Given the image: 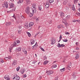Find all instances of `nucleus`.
I'll use <instances>...</instances> for the list:
<instances>
[{
    "label": "nucleus",
    "mask_w": 80,
    "mask_h": 80,
    "mask_svg": "<svg viewBox=\"0 0 80 80\" xmlns=\"http://www.w3.org/2000/svg\"><path fill=\"white\" fill-rule=\"evenodd\" d=\"M30 8L29 7H27L26 9L25 10L27 14H28L30 13Z\"/></svg>",
    "instance_id": "1"
},
{
    "label": "nucleus",
    "mask_w": 80,
    "mask_h": 80,
    "mask_svg": "<svg viewBox=\"0 0 80 80\" xmlns=\"http://www.w3.org/2000/svg\"><path fill=\"white\" fill-rule=\"evenodd\" d=\"M50 4L49 1H48L46 2V4L45 6V8H48L50 6Z\"/></svg>",
    "instance_id": "2"
},
{
    "label": "nucleus",
    "mask_w": 80,
    "mask_h": 80,
    "mask_svg": "<svg viewBox=\"0 0 80 80\" xmlns=\"http://www.w3.org/2000/svg\"><path fill=\"white\" fill-rule=\"evenodd\" d=\"M64 14L63 12H62L61 13V17L62 18V19L64 20H65V18L66 17L64 15Z\"/></svg>",
    "instance_id": "3"
},
{
    "label": "nucleus",
    "mask_w": 80,
    "mask_h": 80,
    "mask_svg": "<svg viewBox=\"0 0 80 80\" xmlns=\"http://www.w3.org/2000/svg\"><path fill=\"white\" fill-rule=\"evenodd\" d=\"M3 7H6L8 8V3L7 2H5L4 4H2Z\"/></svg>",
    "instance_id": "4"
},
{
    "label": "nucleus",
    "mask_w": 80,
    "mask_h": 80,
    "mask_svg": "<svg viewBox=\"0 0 80 80\" xmlns=\"http://www.w3.org/2000/svg\"><path fill=\"white\" fill-rule=\"evenodd\" d=\"M16 44H17L16 42H14L13 44L11 45L9 48L12 49L14 47L16 46Z\"/></svg>",
    "instance_id": "5"
},
{
    "label": "nucleus",
    "mask_w": 80,
    "mask_h": 80,
    "mask_svg": "<svg viewBox=\"0 0 80 80\" xmlns=\"http://www.w3.org/2000/svg\"><path fill=\"white\" fill-rule=\"evenodd\" d=\"M51 44L52 45H53L54 43H55V39L52 38L51 40Z\"/></svg>",
    "instance_id": "6"
},
{
    "label": "nucleus",
    "mask_w": 80,
    "mask_h": 80,
    "mask_svg": "<svg viewBox=\"0 0 80 80\" xmlns=\"http://www.w3.org/2000/svg\"><path fill=\"white\" fill-rule=\"evenodd\" d=\"M13 79L14 80H19L20 79V78L18 76H16L13 78Z\"/></svg>",
    "instance_id": "7"
},
{
    "label": "nucleus",
    "mask_w": 80,
    "mask_h": 80,
    "mask_svg": "<svg viewBox=\"0 0 80 80\" xmlns=\"http://www.w3.org/2000/svg\"><path fill=\"white\" fill-rule=\"evenodd\" d=\"M11 58H12V57L10 56H8L7 57L4 58V59L6 60H11Z\"/></svg>",
    "instance_id": "8"
},
{
    "label": "nucleus",
    "mask_w": 80,
    "mask_h": 80,
    "mask_svg": "<svg viewBox=\"0 0 80 80\" xmlns=\"http://www.w3.org/2000/svg\"><path fill=\"white\" fill-rule=\"evenodd\" d=\"M4 78L6 80H9L10 78H9V76L7 75H6L5 77Z\"/></svg>",
    "instance_id": "9"
},
{
    "label": "nucleus",
    "mask_w": 80,
    "mask_h": 80,
    "mask_svg": "<svg viewBox=\"0 0 80 80\" xmlns=\"http://www.w3.org/2000/svg\"><path fill=\"white\" fill-rule=\"evenodd\" d=\"M13 7H14V4H11L9 5V8H12Z\"/></svg>",
    "instance_id": "10"
},
{
    "label": "nucleus",
    "mask_w": 80,
    "mask_h": 80,
    "mask_svg": "<svg viewBox=\"0 0 80 80\" xmlns=\"http://www.w3.org/2000/svg\"><path fill=\"white\" fill-rule=\"evenodd\" d=\"M10 9H11L10 10L8 11V12H14V11H15V8H13L12 9V8H11Z\"/></svg>",
    "instance_id": "11"
},
{
    "label": "nucleus",
    "mask_w": 80,
    "mask_h": 80,
    "mask_svg": "<svg viewBox=\"0 0 80 80\" xmlns=\"http://www.w3.org/2000/svg\"><path fill=\"white\" fill-rule=\"evenodd\" d=\"M62 27L63 28H64V26L62 25L61 24L58 26V28H62Z\"/></svg>",
    "instance_id": "12"
},
{
    "label": "nucleus",
    "mask_w": 80,
    "mask_h": 80,
    "mask_svg": "<svg viewBox=\"0 0 80 80\" xmlns=\"http://www.w3.org/2000/svg\"><path fill=\"white\" fill-rule=\"evenodd\" d=\"M17 61L16 60H14L13 63H12V65L13 66H14V65H16L17 64Z\"/></svg>",
    "instance_id": "13"
},
{
    "label": "nucleus",
    "mask_w": 80,
    "mask_h": 80,
    "mask_svg": "<svg viewBox=\"0 0 80 80\" xmlns=\"http://www.w3.org/2000/svg\"><path fill=\"white\" fill-rule=\"evenodd\" d=\"M53 73V71H50L48 72L47 73V75H51V74H52Z\"/></svg>",
    "instance_id": "14"
},
{
    "label": "nucleus",
    "mask_w": 80,
    "mask_h": 80,
    "mask_svg": "<svg viewBox=\"0 0 80 80\" xmlns=\"http://www.w3.org/2000/svg\"><path fill=\"white\" fill-rule=\"evenodd\" d=\"M6 25L7 26H9L12 25V22H7L6 23Z\"/></svg>",
    "instance_id": "15"
},
{
    "label": "nucleus",
    "mask_w": 80,
    "mask_h": 80,
    "mask_svg": "<svg viewBox=\"0 0 80 80\" xmlns=\"http://www.w3.org/2000/svg\"><path fill=\"white\" fill-rule=\"evenodd\" d=\"M32 13H35L37 12V10L36 9H32Z\"/></svg>",
    "instance_id": "16"
},
{
    "label": "nucleus",
    "mask_w": 80,
    "mask_h": 80,
    "mask_svg": "<svg viewBox=\"0 0 80 80\" xmlns=\"http://www.w3.org/2000/svg\"><path fill=\"white\" fill-rule=\"evenodd\" d=\"M36 6H37V5H36V4H33L32 6V9H36Z\"/></svg>",
    "instance_id": "17"
},
{
    "label": "nucleus",
    "mask_w": 80,
    "mask_h": 80,
    "mask_svg": "<svg viewBox=\"0 0 80 80\" xmlns=\"http://www.w3.org/2000/svg\"><path fill=\"white\" fill-rule=\"evenodd\" d=\"M65 18V20H68V19H70V15H68Z\"/></svg>",
    "instance_id": "18"
},
{
    "label": "nucleus",
    "mask_w": 80,
    "mask_h": 80,
    "mask_svg": "<svg viewBox=\"0 0 80 80\" xmlns=\"http://www.w3.org/2000/svg\"><path fill=\"white\" fill-rule=\"evenodd\" d=\"M22 51L23 52H24L25 54H27V52L26 51V50L25 49V48H23Z\"/></svg>",
    "instance_id": "19"
},
{
    "label": "nucleus",
    "mask_w": 80,
    "mask_h": 80,
    "mask_svg": "<svg viewBox=\"0 0 80 80\" xmlns=\"http://www.w3.org/2000/svg\"><path fill=\"white\" fill-rule=\"evenodd\" d=\"M37 45L35 44L33 46L32 49H33L34 50H35V49H36V48H37Z\"/></svg>",
    "instance_id": "20"
},
{
    "label": "nucleus",
    "mask_w": 80,
    "mask_h": 80,
    "mask_svg": "<svg viewBox=\"0 0 80 80\" xmlns=\"http://www.w3.org/2000/svg\"><path fill=\"white\" fill-rule=\"evenodd\" d=\"M38 8L39 10H42V6L41 5L39 6L38 7Z\"/></svg>",
    "instance_id": "21"
},
{
    "label": "nucleus",
    "mask_w": 80,
    "mask_h": 80,
    "mask_svg": "<svg viewBox=\"0 0 80 80\" xmlns=\"http://www.w3.org/2000/svg\"><path fill=\"white\" fill-rule=\"evenodd\" d=\"M25 69H22L21 70V72L22 74H23V73H24V72H25Z\"/></svg>",
    "instance_id": "22"
},
{
    "label": "nucleus",
    "mask_w": 80,
    "mask_h": 80,
    "mask_svg": "<svg viewBox=\"0 0 80 80\" xmlns=\"http://www.w3.org/2000/svg\"><path fill=\"white\" fill-rule=\"evenodd\" d=\"M33 23L32 22H31L29 23V27H32V26H33Z\"/></svg>",
    "instance_id": "23"
},
{
    "label": "nucleus",
    "mask_w": 80,
    "mask_h": 80,
    "mask_svg": "<svg viewBox=\"0 0 80 80\" xmlns=\"http://www.w3.org/2000/svg\"><path fill=\"white\" fill-rule=\"evenodd\" d=\"M25 27L26 28H29V24H27L26 25H25Z\"/></svg>",
    "instance_id": "24"
},
{
    "label": "nucleus",
    "mask_w": 80,
    "mask_h": 80,
    "mask_svg": "<svg viewBox=\"0 0 80 80\" xmlns=\"http://www.w3.org/2000/svg\"><path fill=\"white\" fill-rule=\"evenodd\" d=\"M65 68H63L62 69H60V71L61 72H63L65 71Z\"/></svg>",
    "instance_id": "25"
},
{
    "label": "nucleus",
    "mask_w": 80,
    "mask_h": 80,
    "mask_svg": "<svg viewBox=\"0 0 80 80\" xmlns=\"http://www.w3.org/2000/svg\"><path fill=\"white\" fill-rule=\"evenodd\" d=\"M64 25L67 28L68 26H69V24H68V23H67V22H64Z\"/></svg>",
    "instance_id": "26"
},
{
    "label": "nucleus",
    "mask_w": 80,
    "mask_h": 80,
    "mask_svg": "<svg viewBox=\"0 0 80 80\" xmlns=\"http://www.w3.org/2000/svg\"><path fill=\"white\" fill-rule=\"evenodd\" d=\"M75 58L76 59H78V58H79V55L78 54H76Z\"/></svg>",
    "instance_id": "27"
},
{
    "label": "nucleus",
    "mask_w": 80,
    "mask_h": 80,
    "mask_svg": "<svg viewBox=\"0 0 80 80\" xmlns=\"http://www.w3.org/2000/svg\"><path fill=\"white\" fill-rule=\"evenodd\" d=\"M16 50L18 51H20L21 50V47L17 48Z\"/></svg>",
    "instance_id": "28"
},
{
    "label": "nucleus",
    "mask_w": 80,
    "mask_h": 80,
    "mask_svg": "<svg viewBox=\"0 0 80 80\" xmlns=\"http://www.w3.org/2000/svg\"><path fill=\"white\" fill-rule=\"evenodd\" d=\"M57 67V65H53L52 66V68H56Z\"/></svg>",
    "instance_id": "29"
},
{
    "label": "nucleus",
    "mask_w": 80,
    "mask_h": 80,
    "mask_svg": "<svg viewBox=\"0 0 80 80\" xmlns=\"http://www.w3.org/2000/svg\"><path fill=\"white\" fill-rule=\"evenodd\" d=\"M28 14L30 17H32V16H33V15H32V13H30V12H29V14Z\"/></svg>",
    "instance_id": "30"
},
{
    "label": "nucleus",
    "mask_w": 80,
    "mask_h": 80,
    "mask_svg": "<svg viewBox=\"0 0 80 80\" xmlns=\"http://www.w3.org/2000/svg\"><path fill=\"white\" fill-rule=\"evenodd\" d=\"M62 41L64 42H68V39H64L63 40H62Z\"/></svg>",
    "instance_id": "31"
},
{
    "label": "nucleus",
    "mask_w": 80,
    "mask_h": 80,
    "mask_svg": "<svg viewBox=\"0 0 80 80\" xmlns=\"http://www.w3.org/2000/svg\"><path fill=\"white\" fill-rule=\"evenodd\" d=\"M26 2L27 3H28V4H30L31 2V1H30V0H26Z\"/></svg>",
    "instance_id": "32"
},
{
    "label": "nucleus",
    "mask_w": 80,
    "mask_h": 80,
    "mask_svg": "<svg viewBox=\"0 0 80 80\" xmlns=\"http://www.w3.org/2000/svg\"><path fill=\"white\" fill-rule=\"evenodd\" d=\"M57 47H58V48H61V45L59 43H58L57 45Z\"/></svg>",
    "instance_id": "33"
},
{
    "label": "nucleus",
    "mask_w": 80,
    "mask_h": 80,
    "mask_svg": "<svg viewBox=\"0 0 80 80\" xmlns=\"http://www.w3.org/2000/svg\"><path fill=\"white\" fill-rule=\"evenodd\" d=\"M23 0H20L19 2H18V4H20V3H22V2H23Z\"/></svg>",
    "instance_id": "34"
},
{
    "label": "nucleus",
    "mask_w": 80,
    "mask_h": 80,
    "mask_svg": "<svg viewBox=\"0 0 80 80\" xmlns=\"http://www.w3.org/2000/svg\"><path fill=\"white\" fill-rule=\"evenodd\" d=\"M48 61H45L43 63L45 65H46V64H47V63H48Z\"/></svg>",
    "instance_id": "35"
},
{
    "label": "nucleus",
    "mask_w": 80,
    "mask_h": 80,
    "mask_svg": "<svg viewBox=\"0 0 80 80\" xmlns=\"http://www.w3.org/2000/svg\"><path fill=\"white\" fill-rule=\"evenodd\" d=\"M27 33L28 37H31V34H30V32H27Z\"/></svg>",
    "instance_id": "36"
},
{
    "label": "nucleus",
    "mask_w": 80,
    "mask_h": 80,
    "mask_svg": "<svg viewBox=\"0 0 80 80\" xmlns=\"http://www.w3.org/2000/svg\"><path fill=\"white\" fill-rule=\"evenodd\" d=\"M72 10H73V11H75V8L74 5H73V6L72 7Z\"/></svg>",
    "instance_id": "37"
},
{
    "label": "nucleus",
    "mask_w": 80,
    "mask_h": 80,
    "mask_svg": "<svg viewBox=\"0 0 80 80\" xmlns=\"http://www.w3.org/2000/svg\"><path fill=\"white\" fill-rule=\"evenodd\" d=\"M78 1V0H74V3H77Z\"/></svg>",
    "instance_id": "38"
},
{
    "label": "nucleus",
    "mask_w": 80,
    "mask_h": 80,
    "mask_svg": "<svg viewBox=\"0 0 80 80\" xmlns=\"http://www.w3.org/2000/svg\"><path fill=\"white\" fill-rule=\"evenodd\" d=\"M20 68L19 67L17 68L16 70H17V71H18V72L19 71V69H20Z\"/></svg>",
    "instance_id": "39"
},
{
    "label": "nucleus",
    "mask_w": 80,
    "mask_h": 80,
    "mask_svg": "<svg viewBox=\"0 0 80 80\" xmlns=\"http://www.w3.org/2000/svg\"><path fill=\"white\" fill-rule=\"evenodd\" d=\"M61 47H65V45L63 44H61Z\"/></svg>",
    "instance_id": "40"
},
{
    "label": "nucleus",
    "mask_w": 80,
    "mask_h": 80,
    "mask_svg": "<svg viewBox=\"0 0 80 80\" xmlns=\"http://www.w3.org/2000/svg\"><path fill=\"white\" fill-rule=\"evenodd\" d=\"M53 2V0H50L49 3L50 4L51 3Z\"/></svg>",
    "instance_id": "41"
},
{
    "label": "nucleus",
    "mask_w": 80,
    "mask_h": 80,
    "mask_svg": "<svg viewBox=\"0 0 80 80\" xmlns=\"http://www.w3.org/2000/svg\"><path fill=\"white\" fill-rule=\"evenodd\" d=\"M65 34H66V35H69L70 34V33H69L68 32H65Z\"/></svg>",
    "instance_id": "42"
},
{
    "label": "nucleus",
    "mask_w": 80,
    "mask_h": 80,
    "mask_svg": "<svg viewBox=\"0 0 80 80\" xmlns=\"http://www.w3.org/2000/svg\"><path fill=\"white\" fill-rule=\"evenodd\" d=\"M0 61L1 62V63H3V62H4V61H3V60L2 59Z\"/></svg>",
    "instance_id": "43"
},
{
    "label": "nucleus",
    "mask_w": 80,
    "mask_h": 80,
    "mask_svg": "<svg viewBox=\"0 0 80 80\" xmlns=\"http://www.w3.org/2000/svg\"><path fill=\"white\" fill-rule=\"evenodd\" d=\"M12 49L10 48H9V51L10 52H12Z\"/></svg>",
    "instance_id": "44"
},
{
    "label": "nucleus",
    "mask_w": 80,
    "mask_h": 80,
    "mask_svg": "<svg viewBox=\"0 0 80 80\" xmlns=\"http://www.w3.org/2000/svg\"><path fill=\"white\" fill-rule=\"evenodd\" d=\"M16 42L17 43H19L20 42V41L19 40H17V41Z\"/></svg>",
    "instance_id": "45"
},
{
    "label": "nucleus",
    "mask_w": 80,
    "mask_h": 80,
    "mask_svg": "<svg viewBox=\"0 0 80 80\" xmlns=\"http://www.w3.org/2000/svg\"><path fill=\"white\" fill-rule=\"evenodd\" d=\"M62 35H61L59 37V39L60 40L62 39Z\"/></svg>",
    "instance_id": "46"
},
{
    "label": "nucleus",
    "mask_w": 80,
    "mask_h": 80,
    "mask_svg": "<svg viewBox=\"0 0 80 80\" xmlns=\"http://www.w3.org/2000/svg\"><path fill=\"white\" fill-rule=\"evenodd\" d=\"M37 62V61H33V62H32V63H35Z\"/></svg>",
    "instance_id": "47"
},
{
    "label": "nucleus",
    "mask_w": 80,
    "mask_h": 80,
    "mask_svg": "<svg viewBox=\"0 0 80 80\" xmlns=\"http://www.w3.org/2000/svg\"><path fill=\"white\" fill-rule=\"evenodd\" d=\"M21 17L22 19H25V18L24 17H23V16H21Z\"/></svg>",
    "instance_id": "48"
},
{
    "label": "nucleus",
    "mask_w": 80,
    "mask_h": 80,
    "mask_svg": "<svg viewBox=\"0 0 80 80\" xmlns=\"http://www.w3.org/2000/svg\"><path fill=\"white\" fill-rule=\"evenodd\" d=\"M41 49L42 51H43V52H44L45 51L44 50V49L43 48H41Z\"/></svg>",
    "instance_id": "49"
},
{
    "label": "nucleus",
    "mask_w": 80,
    "mask_h": 80,
    "mask_svg": "<svg viewBox=\"0 0 80 80\" xmlns=\"http://www.w3.org/2000/svg\"><path fill=\"white\" fill-rule=\"evenodd\" d=\"M18 32L19 34H20L21 33V31L18 30Z\"/></svg>",
    "instance_id": "50"
},
{
    "label": "nucleus",
    "mask_w": 80,
    "mask_h": 80,
    "mask_svg": "<svg viewBox=\"0 0 80 80\" xmlns=\"http://www.w3.org/2000/svg\"><path fill=\"white\" fill-rule=\"evenodd\" d=\"M76 50H79V48L78 47H77L76 48Z\"/></svg>",
    "instance_id": "51"
},
{
    "label": "nucleus",
    "mask_w": 80,
    "mask_h": 80,
    "mask_svg": "<svg viewBox=\"0 0 80 80\" xmlns=\"http://www.w3.org/2000/svg\"><path fill=\"white\" fill-rule=\"evenodd\" d=\"M31 45H33V43H34V42H31Z\"/></svg>",
    "instance_id": "52"
},
{
    "label": "nucleus",
    "mask_w": 80,
    "mask_h": 80,
    "mask_svg": "<svg viewBox=\"0 0 80 80\" xmlns=\"http://www.w3.org/2000/svg\"><path fill=\"white\" fill-rule=\"evenodd\" d=\"M27 77V75H26V74L24 76H23V78H25V77Z\"/></svg>",
    "instance_id": "53"
},
{
    "label": "nucleus",
    "mask_w": 80,
    "mask_h": 80,
    "mask_svg": "<svg viewBox=\"0 0 80 80\" xmlns=\"http://www.w3.org/2000/svg\"><path fill=\"white\" fill-rule=\"evenodd\" d=\"M66 9L67 10H68V7H67L66 8Z\"/></svg>",
    "instance_id": "54"
},
{
    "label": "nucleus",
    "mask_w": 80,
    "mask_h": 80,
    "mask_svg": "<svg viewBox=\"0 0 80 80\" xmlns=\"http://www.w3.org/2000/svg\"><path fill=\"white\" fill-rule=\"evenodd\" d=\"M44 60H46V59H47V58H46V57H44Z\"/></svg>",
    "instance_id": "55"
},
{
    "label": "nucleus",
    "mask_w": 80,
    "mask_h": 80,
    "mask_svg": "<svg viewBox=\"0 0 80 80\" xmlns=\"http://www.w3.org/2000/svg\"><path fill=\"white\" fill-rule=\"evenodd\" d=\"M73 22H76V20H72Z\"/></svg>",
    "instance_id": "56"
},
{
    "label": "nucleus",
    "mask_w": 80,
    "mask_h": 80,
    "mask_svg": "<svg viewBox=\"0 0 80 80\" xmlns=\"http://www.w3.org/2000/svg\"><path fill=\"white\" fill-rule=\"evenodd\" d=\"M55 80H58V78H55Z\"/></svg>",
    "instance_id": "57"
},
{
    "label": "nucleus",
    "mask_w": 80,
    "mask_h": 80,
    "mask_svg": "<svg viewBox=\"0 0 80 80\" xmlns=\"http://www.w3.org/2000/svg\"><path fill=\"white\" fill-rule=\"evenodd\" d=\"M76 45H78V42H76Z\"/></svg>",
    "instance_id": "58"
},
{
    "label": "nucleus",
    "mask_w": 80,
    "mask_h": 80,
    "mask_svg": "<svg viewBox=\"0 0 80 80\" xmlns=\"http://www.w3.org/2000/svg\"><path fill=\"white\" fill-rule=\"evenodd\" d=\"M12 17H14V18L15 19H16V17H15L14 16Z\"/></svg>",
    "instance_id": "59"
},
{
    "label": "nucleus",
    "mask_w": 80,
    "mask_h": 80,
    "mask_svg": "<svg viewBox=\"0 0 80 80\" xmlns=\"http://www.w3.org/2000/svg\"><path fill=\"white\" fill-rule=\"evenodd\" d=\"M71 39H73V37H71Z\"/></svg>",
    "instance_id": "60"
},
{
    "label": "nucleus",
    "mask_w": 80,
    "mask_h": 80,
    "mask_svg": "<svg viewBox=\"0 0 80 80\" xmlns=\"http://www.w3.org/2000/svg\"><path fill=\"white\" fill-rule=\"evenodd\" d=\"M38 35V33H37L36 34L35 36H37V35Z\"/></svg>",
    "instance_id": "61"
},
{
    "label": "nucleus",
    "mask_w": 80,
    "mask_h": 80,
    "mask_svg": "<svg viewBox=\"0 0 80 80\" xmlns=\"http://www.w3.org/2000/svg\"><path fill=\"white\" fill-rule=\"evenodd\" d=\"M49 23H50V24L52 23V21H50V22H49Z\"/></svg>",
    "instance_id": "62"
},
{
    "label": "nucleus",
    "mask_w": 80,
    "mask_h": 80,
    "mask_svg": "<svg viewBox=\"0 0 80 80\" xmlns=\"http://www.w3.org/2000/svg\"><path fill=\"white\" fill-rule=\"evenodd\" d=\"M77 22H80V20H77Z\"/></svg>",
    "instance_id": "63"
},
{
    "label": "nucleus",
    "mask_w": 80,
    "mask_h": 80,
    "mask_svg": "<svg viewBox=\"0 0 80 80\" xmlns=\"http://www.w3.org/2000/svg\"><path fill=\"white\" fill-rule=\"evenodd\" d=\"M39 78H42V77L41 76H40L39 77Z\"/></svg>",
    "instance_id": "64"
}]
</instances>
